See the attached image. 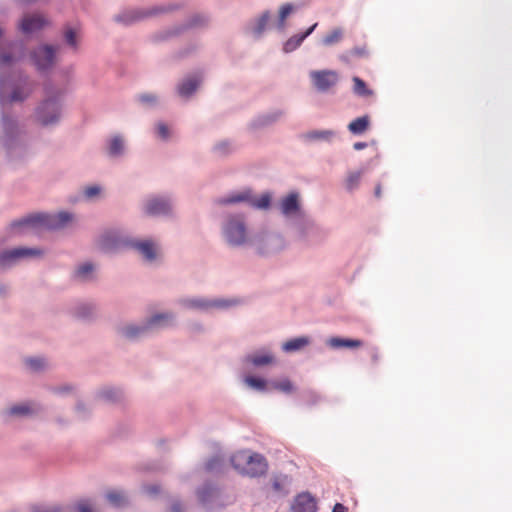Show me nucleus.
Instances as JSON below:
<instances>
[{
  "mask_svg": "<svg viewBox=\"0 0 512 512\" xmlns=\"http://www.w3.org/2000/svg\"><path fill=\"white\" fill-rule=\"evenodd\" d=\"M73 216L68 212H59L54 215L36 214L14 221L10 225L12 233L38 232L42 229L54 230L65 227L71 222Z\"/></svg>",
  "mask_w": 512,
  "mask_h": 512,
  "instance_id": "1",
  "label": "nucleus"
},
{
  "mask_svg": "<svg viewBox=\"0 0 512 512\" xmlns=\"http://www.w3.org/2000/svg\"><path fill=\"white\" fill-rule=\"evenodd\" d=\"M233 468L248 477H260L267 472L268 464L264 456L250 451H238L231 457Z\"/></svg>",
  "mask_w": 512,
  "mask_h": 512,
  "instance_id": "2",
  "label": "nucleus"
},
{
  "mask_svg": "<svg viewBox=\"0 0 512 512\" xmlns=\"http://www.w3.org/2000/svg\"><path fill=\"white\" fill-rule=\"evenodd\" d=\"M224 234L230 245H243L247 240V235L242 218L238 216L230 218L224 228Z\"/></svg>",
  "mask_w": 512,
  "mask_h": 512,
  "instance_id": "3",
  "label": "nucleus"
},
{
  "mask_svg": "<svg viewBox=\"0 0 512 512\" xmlns=\"http://www.w3.org/2000/svg\"><path fill=\"white\" fill-rule=\"evenodd\" d=\"M309 76L314 87L321 92L328 91L339 80V75L334 70H314L309 73Z\"/></svg>",
  "mask_w": 512,
  "mask_h": 512,
  "instance_id": "4",
  "label": "nucleus"
},
{
  "mask_svg": "<svg viewBox=\"0 0 512 512\" xmlns=\"http://www.w3.org/2000/svg\"><path fill=\"white\" fill-rule=\"evenodd\" d=\"M60 116V106L57 100L47 99L37 110V119L42 125L54 124Z\"/></svg>",
  "mask_w": 512,
  "mask_h": 512,
  "instance_id": "5",
  "label": "nucleus"
},
{
  "mask_svg": "<svg viewBox=\"0 0 512 512\" xmlns=\"http://www.w3.org/2000/svg\"><path fill=\"white\" fill-rule=\"evenodd\" d=\"M59 48L51 45L40 46L32 54L34 64L39 70L51 67L55 60V54Z\"/></svg>",
  "mask_w": 512,
  "mask_h": 512,
  "instance_id": "6",
  "label": "nucleus"
},
{
  "mask_svg": "<svg viewBox=\"0 0 512 512\" xmlns=\"http://www.w3.org/2000/svg\"><path fill=\"white\" fill-rule=\"evenodd\" d=\"M40 254V250L30 248H15L4 251L0 254V267H7L22 257L38 256Z\"/></svg>",
  "mask_w": 512,
  "mask_h": 512,
  "instance_id": "7",
  "label": "nucleus"
},
{
  "mask_svg": "<svg viewBox=\"0 0 512 512\" xmlns=\"http://www.w3.org/2000/svg\"><path fill=\"white\" fill-rule=\"evenodd\" d=\"M317 508V500L309 492H302L294 498L291 512H316Z\"/></svg>",
  "mask_w": 512,
  "mask_h": 512,
  "instance_id": "8",
  "label": "nucleus"
},
{
  "mask_svg": "<svg viewBox=\"0 0 512 512\" xmlns=\"http://www.w3.org/2000/svg\"><path fill=\"white\" fill-rule=\"evenodd\" d=\"M48 21L40 14H27L23 17L20 28L24 33H31L40 30Z\"/></svg>",
  "mask_w": 512,
  "mask_h": 512,
  "instance_id": "9",
  "label": "nucleus"
},
{
  "mask_svg": "<svg viewBox=\"0 0 512 512\" xmlns=\"http://www.w3.org/2000/svg\"><path fill=\"white\" fill-rule=\"evenodd\" d=\"M171 209L169 200L159 197L151 198L146 203V213L148 215H164L167 214Z\"/></svg>",
  "mask_w": 512,
  "mask_h": 512,
  "instance_id": "10",
  "label": "nucleus"
},
{
  "mask_svg": "<svg viewBox=\"0 0 512 512\" xmlns=\"http://www.w3.org/2000/svg\"><path fill=\"white\" fill-rule=\"evenodd\" d=\"M171 319H172V316L169 314H158V315L153 316L148 321L146 326H144V327H134V326L126 327L123 330V333L126 337L133 338V337L138 336L141 332L145 331L148 327L153 326V325H158L162 321L168 322Z\"/></svg>",
  "mask_w": 512,
  "mask_h": 512,
  "instance_id": "11",
  "label": "nucleus"
},
{
  "mask_svg": "<svg viewBox=\"0 0 512 512\" xmlns=\"http://www.w3.org/2000/svg\"><path fill=\"white\" fill-rule=\"evenodd\" d=\"M317 27V23L313 24L311 27H309L305 32L301 34H296L290 37L283 46V50L286 53H290L294 50H296L302 42L315 30Z\"/></svg>",
  "mask_w": 512,
  "mask_h": 512,
  "instance_id": "12",
  "label": "nucleus"
},
{
  "mask_svg": "<svg viewBox=\"0 0 512 512\" xmlns=\"http://www.w3.org/2000/svg\"><path fill=\"white\" fill-rule=\"evenodd\" d=\"M281 212L284 215L295 214L299 210V201L297 193H290L283 198L280 203Z\"/></svg>",
  "mask_w": 512,
  "mask_h": 512,
  "instance_id": "13",
  "label": "nucleus"
},
{
  "mask_svg": "<svg viewBox=\"0 0 512 512\" xmlns=\"http://www.w3.org/2000/svg\"><path fill=\"white\" fill-rule=\"evenodd\" d=\"M310 344V338L307 336H301L290 339L282 344V350L287 353L296 352L302 350Z\"/></svg>",
  "mask_w": 512,
  "mask_h": 512,
  "instance_id": "14",
  "label": "nucleus"
},
{
  "mask_svg": "<svg viewBox=\"0 0 512 512\" xmlns=\"http://www.w3.org/2000/svg\"><path fill=\"white\" fill-rule=\"evenodd\" d=\"M133 247L136 248L148 261L154 260L157 256V248L151 241L136 242L133 244Z\"/></svg>",
  "mask_w": 512,
  "mask_h": 512,
  "instance_id": "15",
  "label": "nucleus"
},
{
  "mask_svg": "<svg viewBox=\"0 0 512 512\" xmlns=\"http://www.w3.org/2000/svg\"><path fill=\"white\" fill-rule=\"evenodd\" d=\"M370 125V118L368 115H364L354 119L349 123L348 129L352 134L360 135L363 134Z\"/></svg>",
  "mask_w": 512,
  "mask_h": 512,
  "instance_id": "16",
  "label": "nucleus"
},
{
  "mask_svg": "<svg viewBox=\"0 0 512 512\" xmlns=\"http://www.w3.org/2000/svg\"><path fill=\"white\" fill-rule=\"evenodd\" d=\"M200 79L197 77H188L178 86V93L183 97L190 96L199 86Z\"/></svg>",
  "mask_w": 512,
  "mask_h": 512,
  "instance_id": "17",
  "label": "nucleus"
},
{
  "mask_svg": "<svg viewBox=\"0 0 512 512\" xmlns=\"http://www.w3.org/2000/svg\"><path fill=\"white\" fill-rule=\"evenodd\" d=\"M330 347L338 348H358L362 346V341L356 339H343L339 337H332L328 340Z\"/></svg>",
  "mask_w": 512,
  "mask_h": 512,
  "instance_id": "18",
  "label": "nucleus"
},
{
  "mask_svg": "<svg viewBox=\"0 0 512 512\" xmlns=\"http://www.w3.org/2000/svg\"><path fill=\"white\" fill-rule=\"evenodd\" d=\"M344 38V30L340 27L332 29L322 39L325 46H332L340 43Z\"/></svg>",
  "mask_w": 512,
  "mask_h": 512,
  "instance_id": "19",
  "label": "nucleus"
},
{
  "mask_svg": "<svg viewBox=\"0 0 512 512\" xmlns=\"http://www.w3.org/2000/svg\"><path fill=\"white\" fill-rule=\"evenodd\" d=\"M197 495L199 501L203 504H206L218 496V490L210 485H205L198 490Z\"/></svg>",
  "mask_w": 512,
  "mask_h": 512,
  "instance_id": "20",
  "label": "nucleus"
},
{
  "mask_svg": "<svg viewBox=\"0 0 512 512\" xmlns=\"http://www.w3.org/2000/svg\"><path fill=\"white\" fill-rule=\"evenodd\" d=\"M272 489L276 493L287 494V486L289 483V478L287 475H276L271 479Z\"/></svg>",
  "mask_w": 512,
  "mask_h": 512,
  "instance_id": "21",
  "label": "nucleus"
},
{
  "mask_svg": "<svg viewBox=\"0 0 512 512\" xmlns=\"http://www.w3.org/2000/svg\"><path fill=\"white\" fill-rule=\"evenodd\" d=\"M246 359L256 367L265 366L274 361V357L268 353L249 355Z\"/></svg>",
  "mask_w": 512,
  "mask_h": 512,
  "instance_id": "22",
  "label": "nucleus"
},
{
  "mask_svg": "<svg viewBox=\"0 0 512 512\" xmlns=\"http://www.w3.org/2000/svg\"><path fill=\"white\" fill-rule=\"evenodd\" d=\"M34 412L32 406L28 403H21L10 407L7 414L11 416H25Z\"/></svg>",
  "mask_w": 512,
  "mask_h": 512,
  "instance_id": "23",
  "label": "nucleus"
},
{
  "mask_svg": "<svg viewBox=\"0 0 512 512\" xmlns=\"http://www.w3.org/2000/svg\"><path fill=\"white\" fill-rule=\"evenodd\" d=\"M353 91L355 94L362 97H370L373 95V91L367 88L366 83L359 77H353Z\"/></svg>",
  "mask_w": 512,
  "mask_h": 512,
  "instance_id": "24",
  "label": "nucleus"
},
{
  "mask_svg": "<svg viewBox=\"0 0 512 512\" xmlns=\"http://www.w3.org/2000/svg\"><path fill=\"white\" fill-rule=\"evenodd\" d=\"M108 501L115 507L124 506L127 503L125 494L121 491L112 490L106 494Z\"/></svg>",
  "mask_w": 512,
  "mask_h": 512,
  "instance_id": "25",
  "label": "nucleus"
},
{
  "mask_svg": "<svg viewBox=\"0 0 512 512\" xmlns=\"http://www.w3.org/2000/svg\"><path fill=\"white\" fill-rule=\"evenodd\" d=\"M120 243L119 238L112 233H106L101 237V246L104 250L118 248Z\"/></svg>",
  "mask_w": 512,
  "mask_h": 512,
  "instance_id": "26",
  "label": "nucleus"
},
{
  "mask_svg": "<svg viewBox=\"0 0 512 512\" xmlns=\"http://www.w3.org/2000/svg\"><path fill=\"white\" fill-rule=\"evenodd\" d=\"M124 150L123 139L119 136H115L111 139L109 144V154L111 156L121 155Z\"/></svg>",
  "mask_w": 512,
  "mask_h": 512,
  "instance_id": "27",
  "label": "nucleus"
},
{
  "mask_svg": "<svg viewBox=\"0 0 512 512\" xmlns=\"http://www.w3.org/2000/svg\"><path fill=\"white\" fill-rule=\"evenodd\" d=\"M294 6L290 3H286L282 5L279 9V29L283 30L285 28V20L286 18L293 12Z\"/></svg>",
  "mask_w": 512,
  "mask_h": 512,
  "instance_id": "28",
  "label": "nucleus"
},
{
  "mask_svg": "<svg viewBox=\"0 0 512 512\" xmlns=\"http://www.w3.org/2000/svg\"><path fill=\"white\" fill-rule=\"evenodd\" d=\"M244 382L251 388L259 391H264L266 389V381L262 378H257L253 376H247L244 379Z\"/></svg>",
  "mask_w": 512,
  "mask_h": 512,
  "instance_id": "29",
  "label": "nucleus"
},
{
  "mask_svg": "<svg viewBox=\"0 0 512 512\" xmlns=\"http://www.w3.org/2000/svg\"><path fill=\"white\" fill-rule=\"evenodd\" d=\"M269 20H270V13L268 11H266L257 20L256 25L253 29L254 33L258 36L261 35L265 31Z\"/></svg>",
  "mask_w": 512,
  "mask_h": 512,
  "instance_id": "30",
  "label": "nucleus"
},
{
  "mask_svg": "<svg viewBox=\"0 0 512 512\" xmlns=\"http://www.w3.org/2000/svg\"><path fill=\"white\" fill-rule=\"evenodd\" d=\"M94 267L91 263H85L78 267L75 272V277L81 280L89 279V276L92 274Z\"/></svg>",
  "mask_w": 512,
  "mask_h": 512,
  "instance_id": "31",
  "label": "nucleus"
},
{
  "mask_svg": "<svg viewBox=\"0 0 512 512\" xmlns=\"http://www.w3.org/2000/svg\"><path fill=\"white\" fill-rule=\"evenodd\" d=\"M361 176H362V172H360V171L349 173L347 176V179H346V188L348 190L355 189L360 182Z\"/></svg>",
  "mask_w": 512,
  "mask_h": 512,
  "instance_id": "32",
  "label": "nucleus"
},
{
  "mask_svg": "<svg viewBox=\"0 0 512 512\" xmlns=\"http://www.w3.org/2000/svg\"><path fill=\"white\" fill-rule=\"evenodd\" d=\"M368 55L367 48L365 46L355 47L351 49L347 54L342 55L340 58L342 60H348L349 57H365Z\"/></svg>",
  "mask_w": 512,
  "mask_h": 512,
  "instance_id": "33",
  "label": "nucleus"
},
{
  "mask_svg": "<svg viewBox=\"0 0 512 512\" xmlns=\"http://www.w3.org/2000/svg\"><path fill=\"white\" fill-rule=\"evenodd\" d=\"M270 195L269 194H263L257 199L251 200V204L259 209H267L270 205Z\"/></svg>",
  "mask_w": 512,
  "mask_h": 512,
  "instance_id": "34",
  "label": "nucleus"
},
{
  "mask_svg": "<svg viewBox=\"0 0 512 512\" xmlns=\"http://www.w3.org/2000/svg\"><path fill=\"white\" fill-rule=\"evenodd\" d=\"M272 387L285 393H290L293 390V385L288 379L274 382L272 383Z\"/></svg>",
  "mask_w": 512,
  "mask_h": 512,
  "instance_id": "35",
  "label": "nucleus"
},
{
  "mask_svg": "<svg viewBox=\"0 0 512 512\" xmlns=\"http://www.w3.org/2000/svg\"><path fill=\"white\" fill-rule=\"evenodd\" d=\"M65 40L68 45H70L73 48H77V40H76V31L72 28H68L65 31Z\"/></svg>",
  "mask_w": 512,
  "mask_h": 512,
  "instance_id": "36",
  "label": "nucleus"
},
{
  "mask_svg": "<svg viewBox=\"0 0 512 512\" xmlns=\"http://www.w3.org/2000/svg\"><path fill=\"white\" fill-rule=\"evenodd\" d=\"M26 364L31 370L37 371L44 367V360L41 358H29L26 360Z\"/></svg>",
  "mask_w": 512,
  "mask_h": 512,
  "instance_id": "37",
  "label": "nucleus"
},
{
  "mask_svg": "<svg viewBox=\"0 0 512 512\" xmlns=\"http://www.w3.org/2000/svg\"><path fill=\"white\" fill-rule=\"evenodd\" d=\"M29 92H30V90H26L24 92L23 89L17 88L13 91L10 100L11 101H22L23 99H25L28 96Z\"/></svg>",
  "mask_w": 512,
  "mask_h": 512,
  "instance_id": "38",
  "label": "nucleus"
},
{
  "mask_svg": "<svg viewBox=\"0 0 512 512\" xmlns=\"http://www.w3.org/2000/svg\"><path fill=\"white\" fill-rule=\"evenodd\" d=\"M214 150L218 155H225L231 151V145L228 142H220L215 146Z\"/></svg>",
  "mask_w": 512,
  "mask_h": 512,
  "instance_id": "39",
  "label": "nucleus"
},
{
  "mask_svg": "<svg viewBox=\"0 0 512 512\" xmlns=\"http://www.w3.org/2000/svg\"><path fill=\"white\" fill-rule=\"evenodd\" d=\"M221 465V459L219 457H213L211 458L206 464H205V469L208 471V472H211V471H214L216 470L217 468H219Z\"/></svg>",
  "mask_w": 512,
  "mask_h": 512,
  "instance_id": "40",
  "label": "nucleus"
},
{
  "mask_svg": "<svg viewBox=\"0 0 512 512\" xmlns=\"http://www.w3.org/2000/svg\"><path fill=\"white\" fill-rule=\"evenodd\" d=\"M139 101L145 105H153L157 102V97L153 94H142L139 96Z\"/></svg>",
  "mask_w": 512,
  "mask_h": 512,
  "instance_id": "41",
  "label": "nucleus"
},
{
  "mask_svg": "<svg viewBox=\"0 0 512 512\" xmlns=\"http://www.w3.org/2000/svg\"><path fill=\"white\" fill-rule=\"evenodd\" d=\"M142 17L141 14L137 13V12H133L131 15H129L127 18H126V15H121V16H118L117 17V20L120 21V22H124V23H130L134 20H138Z\"/></svg>",
  "mask_w": 512,
  "mask_h": 512,
  "instance_id": "42",
  "label": "nucleus"
},
{
  "mask_svg": "<svg viewBox=\"0 0 512 512\" xmlns=\"http://www.w3.org/2000/svg\"><path fill=\"white\" fill-rule=\"evenodd\" d=\"M332 135H333V133L331 131H322V132H311L308 134V137L311 139H328Z\"/></svg>",
  "mask_w": 512,
  "mask_h": 512,
  "instance_id": "43",
  "label": "nucleus"
},
{
  "mask_svg": "<svg viewBox=\"0 0 512 512\" xmlns=\"http://www.w3.org/2000/svg\"><path fill=\"white\" fill-rule=\"evenodd\" d=\"M100 192H101V189L99 186H89V187L85 188L84 195L87 198H93V197L99 195Z\"/></svg>",
  "mask_w": 512,
  "mask_h": 512,
  "instance_id": "44",
  "label": "nucleus"
},
{
  "mask_svg": "<svg viewBox=\"0 0 512 512\" xmlns=\"http://www.w3.org/2000/svg\"><path fill=\"white\" fill-rule=\"evenodd\" d=\"M77 510L78 512H93V508L89 501L82 500L77 503Z\"/></svg>",
  "mask_w": 512,
  "mask_h": 512,
  "instance_id": "45",
  "label": "nucleus"
},
{
  "mask_svg": "<svg viewBox=\"0 0 512 512\" xmlns=\"http://www.w3.org/2000/svg\"><path fill=\"white\" fill-rule=\"evenodd\" d=\"M157 132L160 138L166 140L169 137L168 127L164 123H159L157 125Z\"/></svg>",
  "mask_w": 512,
  "mask_h": 512,
  "instance_id": "46",
  "label": "nucleus"
},
{
  "mask_svg": "<svg viewBox=\"0 0 512 512\" xmlns=\"http://www.w3.org/2000/svg\"><path fill=\"white\" fill-rule=\"evenodd\" d=\"M185 304L189 307L193 308H204L207 307L209 304L203 300H187L185 301Z\"/></svg>",
  "mask_w": 512,
  "mask_h": 512,
  "instance_id": "47",
  "label": "nucleus"
},
{
  "mask_svg": "<svg viewBox=\"0 0 512 512\" xmlns=\"http://www.w3.org/2000/svg\"><path fill=\"white\" fill-rule=\"evenodd\" d=\"M248 200V194H238L223 201V203H236Z\"/></svg>",
  "mask_w": 512,
  "mask_h": 512,
  "instance_id": "48",
  "label": "nucleus"
},
{
  "mask_svg": "<svg viewBox=\"0 0 512 512\" xmlns=\"http://www.w3.org/2000/svg\"><path fill=\"white\" fill-rule=\"evenodd\" d=\"M117 394H118V392L113 389H108V390L103 391V396L106 399H114Z\"/></svg>",
  "mask_w": 512,
  "mask_h": 512,
  "instance_id": "49",
  "label": "nucleus"
},
{
  "mask_svg": "<svg viewBox=\"0 0 512 512\" xmlns=\"http://www.w3.org/2000/svg\"><path fill=\"white\" fill-rule=\"evenodd\" d=\"M277 116L276 115H273V116H270V115H267V116H263L261 118V124L262 125H265V124H268L274 120H276Z\"/></svg>",
  "mask_w": 512,
  "mask_h": 512,
  "instance_id": "50",
  "label": "nucleus"
},
{
  "mask_svg": "<svg viewBox=\"0 0 512 512\" xmlns=\"http://www.w3.org/2000/svg\"><path fill=\"white\" fill-rule=\"evenodd\" d=\"M171 512H184L181 503L175 502L171 506Z\"/></svg>",
  "mask_w": 512,
  "mask_h": 512,
  "instance_id": "51",
  "label": "nucleus"
},
{
  "mask_svg": "<svg viewBox=\"0 0 512 512\" xmlns=\"http://www.w3.org/2000/svg\"><path fill=\"white\" fill-rule=\"evenodd\" d=\"M86 309L90 311V310H91V307H90V306H87V305H85V306L81 307V308L79 309V311L77 312V315H78L79 317H82V318L86 317L88 314H87L86 312L82 311V310H86Z\"/></svg>",
  "mask_w": 512,
  "mask_h": 512,
  "instance_id": "52",
  "label": "nucleus"
},
{
  "mask_svg": "<svg viewBox=\"0 0 512 512\" xmlns=\"http://www.w3.org/2000/svg\"><path fill=\"white\" fill-rule=\"evenodd\" d=\"M346 507L340 503L335 504L332 512H346Z\"/></svg>",
  "mask_w": 512,
  "mask_h": 512,
  "instance_id": "53",
  "label": "nucleus"
},
{
  "mask_svg": "<svg viewBox=\"0 0 512 512\" xmlns=\"http://www.w3.org/2000/svg\"><path fill=\"white\" fill-rule=\"evenodd\" d=\"M213 305H215L217 307H227V306L232 305V302L221 300V301L215 302Z\"/></svg>",
  "mask_w": 512,
  "mask_h": 512,
  "instance_id": "54",
  "label": "nucleus"
},
{
  "mask_svg": "<svg viewBox=\"0 0 512 512\" xmlns=\"http://www.w3.org/2000/svg\"><path fill=\"white\" fill-rule=\"evenodd\" d=\"M10 61H11V57L9 55H7V54L0 55V62L2 64H8V63H10Z\"/></svg>",
  "mask_w": 512,
  "mask_h": 512,
  "instance_id": "55",
  "label": "nucleus"
},
{
  "mask_svg": "<svg viewBox=\"0 0 512 512\" xmlns=\"http://www.w3.org/2000/svg\"><path fill=\"white\" fill-rule=\"evenodd\" d=\"M146 491H147V493H149V494H156V493H158V492H159V487H157V486H148V487L146 488Z\"/></svg>",
  "mask_w": 512,
  "mask_h": 512,
  "instance_id": "56",
  "label": "nucleus"
},
{
  "mask_svg": "<svg viewBox=\"0 0 512 512\" xmlns=\"http://www.w3.org/2000/svg\"><path fill=\"white\" fill-rule=\"evenodd\" d=\"M367 144L365 142H356L354 143L353 147L355 150H361L366 148Z\"/></svg>",
  "mask_w": 512,
  "mask_h": 512,
  "instance_id": "57",
  "label": "nucleus"
},
{
  "mask_svg": "<svg viewBox=\"0 0 512 512\" xmlns=\"http://www.w3.org/2000/svg\"><path fill=\"white\" fill-rule=\"evenodd\" d=\"M372 359L375 362H377L379 360V353H378L377 349H373V351H372Z\"/></svg>",
  "mask_w": 512,
  "mask_h": 512,
  "instance_id": "58",
  "label": "nucleus"
},
{
  "mask_svg": "<svg viewBox=\"0 0 512 512\" xmlns=\"http://www.w3.org/2000/svg\"><path fill=\"white\" fill-rule=\"evenodd\" d=\"M375 196L377 198L381 197V186L379 184L375 188Z\"/></svg>",
  "mask_w": 512,
  "mask_h": 512,
  "instance_id": "59",
  "label": "nucleus"
},
{
  "mask_svg": "<svg viewBox=\"0 0 512 512\" xmlns=\"http://www.w3.org/2000/svg\"><path fill=\"white\" fill-rule=\"evenodd\" d=\"M277 240H278V239L273 238V239H270V242L277 241Z\"/></svg>",
  "mask_w": 512,
  "mask_h": 512,
  "instance_id": "60",
  "label": "nucleus"
}]
</instances>
